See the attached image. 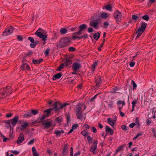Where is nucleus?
<instances>
[{"label":"nucleus","mask_w":156,"mask_h":156,"mask_svg":"<svg viewBox=\"0 0 156 156\" xmlns=\"http://www.w3.org/2000/svg\"><path fill=\"white\" fill-rule=\"evenodd\" d=\"M83 126L85 127V130H87L89 129L90 128V126L88 124H85L83 125Z\"/></svg>","instance_id":"nucleus-47"},{"label":"nucleus","mask_w":156,"mask_h":156,"mask_svg":"<svg viewBox=\"0 0 156 156\" xmlns=\"http://www.w3.org/2000/svg\"><path fill=\"white\" fill-rule=\"evenodd\" d=\"M32 115L30 111H29L27 113L23 115V117H28L32 116Z\"/></svg>","instance_id":"nucleus-30"},{"label":"nucleus","mask_w":156,"mask_h":156,"mask_svg":"<svg viewBox=\"0 0 156 156\" xmlns=\"http://www.w3.org/2000/svg\"><path fill=\"white\" fill-rule=\"evenodd\" d=\"M24 140V136L23 133H20L18 139L17 141V143L18 144L22 143Z\"/></svg>","instance_id":"nucleus-12"},{"label":"nucleus","mask_w":156,"mask_h":156,"mask_svg":"<svg viewBox=\"0 0 156 156\" xmlns=\"http://www.w3.org/2000/svg\"><path fill=\"white\" fill-rule=\"evenodd\" d=\"M53 110V108H49L44 111V114L47 117L49 116V114L51 113V111Z\"/></svg>","instance_id":"nucleus-20"},{"label":"nucleus","mask_w":156,"mask_h":156,"mask_svg":"<svg viewBox=\"0 0 156 156\" xmlns=\"http://www.w3.org/2000/svg\"><path fill=\"white\" fill-rule=\"evenodd\" d=\"M101 32H98L97 33H95L94 35V38L96 40H97L100 37V36Z\"/></svg>","instance_id":"nucleus-26"},{"label":"nucleus","mask_w":156,"mask_h":156,"mask_svg":"<svg viewBox=\"0 0 156 156\" xmlns=\"http://www.w3.org/2000/svg\"><path fill=\"white\" fill-rule=\"evenodd\" d=\"M81 64L79 62H74L72 66V69L74 71H76L81 68Z\"/></svg>","instance_id":"nucleus-10"},{"label":"nucleus","mask_w":156,"mask_h":156,"mask_svg":"<svg viewBox=\"0 0 156 156\" xmlns=\"http://www.w3.org/2000/svg\"><path fill=\"white\" fill-rule=\"evenodd\" d=\"M122 15L121 12L117 10L114 13V17L117 23H119L121 20Z\"/></svg>","instance_id":"nucleus-6"},{"label":"nucleus","mask_w":156,"mask_h":156,"mask_svg":"<svg viewBox=\"0 0 156 156\" xmlns=\"http://www.w3.org/2000/svg\"><path fill=\"white\" fill-rule=\"evenodd\" d=\"M64 67V64H61L59 66V67L58 68V69H57V70L59 71H61V70Z\"/></svg>","instance_id":"nucleus-37"},{"label":"nucleus","mask_w":156,"mask_h":156,"mask_svg":"<svg viewBox=\"0 0 156 156\" xmlns=\"http://www.w3.org/2000/svg\"><path fill=\"white\" fill-rule=\"evenodd\" d=\"M17 39L19 41H22L23 40V38L21 36L18 35L17 37Z\"/></svg>","instance_id":"nucleus-51"},{"label":"nucleus","mask_w":156,"mask_h":156,"mask_svg":"<svg viewBox=\"0 0 156 156\" xmlns=\"http://www.w3.org/2000/svg\"><path fill=\"white\" fill-rule=\"evenodd\" d=\"M121 128L124 131H126L127 130L126 127L125 125H122L121 126Z\"/></svg>","instance_id":"nucleus-48"},{"label":"nucleus","mask_w":156,"mask_h":156,"mask_svg":"<svg viewBox=\"0 0 156 156\" xmlns=\"http://www.w3.org/2000/svg\"><path fill=\"white\" fill-rule=\"evenodd\" d=\"M141 135V134H138L135 137L133 138V139L134 140H136L139 136Z\"/></svg>","instance_id":"nucleus-58"},{"label":"nucleus","mask_w":156,"mask_h":156,"mask_svg":"<svg viewBox=\"0 0 156 156\" xmlns=\"http://www.w3.org/2000/svg\"><path fill=\"white\" fill-rule=\"evenodd\" d=\"M64 133V131L63 130H57L55 131V134H56L57 136H59L62 133Z\"/></svg>","instance_id":"nucleus-25"},{"label":"nucleus","mask_w":156,"mask_h":156,"mask_svg":"<svg viewBox=\"0 0 156 156\" xmlns=\"http://www.w3.org/2000/svg\"><path fill=\"white\" fill-rule=\"evenodd\" d=\"M28 39L29 40H30L31 43H34V40L33 37H29L28 38Z\"/></svg>","instance_id":"nucleus-40"},{"label":"nucleus","mask_w":156,"mask_h":156,"mask_svg":"<svg viewBox=\"0 0 156 156\" xmlns=\"http://www.w3.org/2000/svg\"><path fill=\"white\" fill-rule=\"evenodd\" d=\"M103 25L105 27H107L109 25V23L108 22H105L103 23Z\"/></svg>","instance_id":"nucleus-59"},{"label":"nucleus","mask_w":156,"mask_h":156,"mask_svg":"<svg viewBox=\"0 0 156 156\" xmlns=\"http://www.w3.org/2000/svg\"><path fill=\"white\" fill-rule=\"evenodd\" d=\"M106 132H108L111 135H113L114 133L113 130L109 127L107 126H106Z\"/></svg>","instance_id":"nucleus-16"},{"label":"nucleus","mask_w":156,"mask_h":156,"mask_svg":"<svg viewBox=\"0 0 156 156\" xmlns=\"http://www.w3.org/2000/svg\"><path fill=\"white\" fill-rule=\"evenodd\" d=\"M144 31L143 29H141V28L139 27L136 32V34H137L136 39L138 38L141 35Z\"/></svg>","instance_id":"nucleus-13"},{"label":"nucleus","mask_w":156,"mask_h":156,"mask_svg":"<svg viewBox=\"0 0 156 156\" xmlns=\"http://www.w3.org/2000/svg\"><path fill=\"white\" fill-rule=\"evenodd\" d=\"M108 123L111 126H113L115 123V122L110 118H109L107 119Z\"/></svg>","instance_id":"nucleus-18"},{"label":"nucleus","mask_w":156,"mask_h":156,"mask_svg":"<svg viewBox=\"0 0 156 156\" xmlns=\"http://www.w3.org/2000/svg\"><path fill=\"white\" fill-rule=\"evenodd\" d=\"M11 152L13 154L15 155H17L19 153V151L16 150L12 151Z\"/></svg>","instance_id":"nucleus-45"},{"label":"nucleus","mask_w":156,"mask_h":156,"mask_svg":"<svg viewBox=\"0 0 156 156\" xmlns=\"http://www.w3.org/2000/svg\"><path fill=\"white\" fill-rule=\"evenodd\" d=\"M69 104L61 103L59 102H56L54 104V109L55 112L58 111L60 109L63 108L65 107L67 105H69Z\"/></svg>","instance_id":"nucleus-4"},{"label":"nucleus","mask_w":156,"mask_h":156,"mask_svg":"<svg viewBox=\"0 0 156 156\" xmlns=\"http://www.w3.org/2000/svg\"><path fill=\"white\" fill-rule=\"evenodd\" d=\"M135 122L137 125H138V126H139L140 125L139 122L138 117H136V118L135 120Z\"/></svg>","instance_id":"nucleus-55"},{"label":"nucleus","mask_w":156,"mask_h":156,"mask_svg":"<svg viewBox=\"0 0 156 156\" xmlns=\"http://www.w3.org/2000/svg\"><path fill=\"white\" fill-rule=\"evenodd\" d=\"M136 123L134 122L132 123L129 125V127L130 128H133L135 125Z\"/></svg>","instance_id":"nucleus-52"},{"label":"nucleus","mask_w":156,"mask_h":156,"mask_svg":"<svg viewBox=\"0 0 156 156\" xmlns=\"http://www.w3.org/2000/svg\"><path fill=\"white\" fill-rule=\"evenodd\" d=\"M82 34V32L80 31L79 30V31H78L77 32L74 33L73 34V35H76V36H77V35H80Z\"/></svg>","instance_id":"nucleus-42"},{"label":"nucleus","mask_w":156,"mask_h":156,"mask_svg":"<svg viewBox=\"0 0 156 156\" xmlns=\"http://www.w3.org/2000/svg\"><path fill=\"white\" fill-rule=\"evenodd\" d=\"M98 64L97 62H94L92 65V67L93 69V71H94L96 66H97Z\"/></svg>","instance_id":"nucleus-39"},{"label":"nucleus","mask_w":156,"mask_h":156,"mask_svg":"<svg viewBox=\"0 0 156 156\" xmlns=\"http://www.w3.org/2000/svg\"><path fill=\"white\" fill-rule=\"evenodd\" d=\"M32 154L33 156H39V154L37 152L33 153Z\"/></svg>","instance_id":"nucleus-63"},{"label":"nucleus","mask_w":156,"mask_h":156,"mask_svg":"<svg viewBox=\"0 0 156 156\" xmlns=\"http://www.w3.org/2000/svg\"><path fill=\"white\" fill-rule=\"evenodd\" d=\"M60 32L61 34H63L67 32V30L65 28H62L60 30Z\"/></svg>","instance_id":"nucleus-28"},{"label":"nucleus","mask_w":156,"mask_h":156,"mask_svg":"<svg viewBox=\"0 0 156 156\" xmlns=\"http://www.w3.org/2000/svg\"><path fill=\"white\" fill-rule=\"evenodd\" d=\"M63 118L60 116L59 117H57L55 120V122H60L62 121Z\"/></svg>","instance_id":"nucleus-31"},{"label":"nucleus","mask_w":156,"mask_h":156,"mask_svg":"<svg viewBox=\"0 0 156 156\" xmlns=\"http://www.w3.org/2000/svg\"><path fill=\"white\" fill-rule=\"evenodd\" d=\"M88 132L85 130H84L82 131L81 132V134L85 136H86L88 135Z\"/></svg>","instance_id":"nucleus-35"},{"label":"nucleus","mask_w":156,"mask_h":156,"mask_svg":"<svg viewBox=\"0 0 156 156\" xmlns=\"http://www.w3.org/2000/svg\"><path fill=\"white\" fill-rule=\"evenodd\" d=\"M87 140H88V142H89V143H90V141L92 140V138L90 136H89L87 137Z\"/></svg>","instance_id":"nucleus-60"},{"label":"nucleus","mask_w":156,"mask_h":156,"mask_svg":"<svg viewBox=\"0 0 156 156\" xmlns=\"http://www.w3.org/2000/svg\"><path fill=\"white\" fill-rule=\"evenodd\" d=\"M102 80L101 79V77L96 79V86L97 87H100L101 83Z\"/></svg>","instance_id":"nucleus-14"},{"label":"nucleus","mask_w":156,"mask_h":156,"mask_svg":"<svg viewBox=\"0 0 156 156\" xmlns=\"http://www.w3.org/2000/svg\"><path fill=\"white\" fill-rule=\"evenodd\" d=\"M83 106V105L80 104H78L76 106V109L75 110L77 118L81 120L85 119L86 118L85 116H84L83 115H82L83 113L81 108Z\"/></svg>","instance_id":"nucleus-2"},{"label":"nucleus","mask_w":156,"mask_h":156,"mask_svg":"<svg viewBox=\"0 0 156 156\" xmlns=\"http://www.w3.org/2000/svg\"><path fill=\"white\" fill-rule=\"evenodd\" d=\"M69 146L67 144H65L63 147V149L62 151V154L64 155L67 154L68 152V148Z\"/></svg>","instance_id":"nucleus-19"},{"label":"nucleus","mask_w":156,"mask_h":156,"mask_svg":"<svg viewBox=\"0 0 156 156\" xmlns=\"http://www.w3.org/2000/svg\"><path fill=\"white\" fill-rule=\"evenodd\" d=\"M26 63H23V65L21 66L20 68L22 70H25V66Z\"/></svg>","instance_id":"nucleus-49"},{"label":"nucleus","mask_w":156,"mask_h":156,"mask_svg":"<svg viewBox=\"0 0 156 156\" xmlns=\"http://www.w3.org/2000/svg\"><path fill=\"white\" fill-rule=\"evenodd\" d=\"M70 155L71 156H73V149L72 147L70 148Z\"/></svg>","instance_id":"nucleus-57"},{"label":"nucleus","mask_w":156,"mask_h":156,"mask_svg":"<svg viewBox=\"0 0 156 156\" xmlns=\"http://www.w3.org/2000/svg\"><path fill=\"white\" fill-rule=\"evenodd\" d=\"M101 16L103 19H106L108 17V15L107 13L104 12L101 13Z\"/></svg>","instance_id":"nucleus-32"},{"label":"nucleus","mask_w":156,"mask_h":156,"mask_svg":"<svg viewBox=\"0 0 156 156\" xmlns=\"http://www.w3.org/2000/svg\"><path fill=\"white\" fill-rule=\"evenodd\" d=\"M117 104L118 105H120L121 104L122 105L124 106L125 105V102L124 101H122L121 100L118 101Z\"/></svg>","instance_id":"nucleus-34"},{"label":"nucleus","mask_w":156,"mask_h":156,"mask_svg":"<svg viewBox=\"0 0 156 156\" xmlns=\"http://www.w3.org/2000/svg\"><path fill=\"white\" fill-rule=\"evenodd\" d=\"M52 122V121H51L49 119L43 122L42 123V124L44 126L45 129H47L51 126Z\"/></svg>","instance_id":"nucleus-9"},{"label":"nucleus","mask_w":156,"mask_h":156,"mask_svg":"<svg viewBox=\"0 0 156 156\" xmlns=\"http://www.w3.org/2000/svg\"><path fill=\"white\" fill-rule=\"evenodd\" d=\"M72 38L74 40L77 38H78L79 39L83 38V36L80 37H79L76 35H73L72 36Z\"/></svg>","instance_id":"nucleus-33"},{"label":"nucleus","mask_w":156,"mask_h":156,"mask_svg":"<svg viewBox=\"0 0 156 156\" xmlns=\"http://www.w3.org/2000/svg\"><path fill=\"white\" fill-rule=\"evenodd\" d=\"M100 22V20L99 18L94 20L92 19L90 20V26L97 29L99 27L98 24Z\"/></svg>","instance_id":"nucleus-7"},{"label":"nucleus","mask_w":156,"mask_h":156,"mask_svg":"<svg viewBox=\"0 0 156 156\" xmlns=\"http://www.w3.org/2000/svg\"><path fill=\"white\" fill-rule=\"evenodd\" d=\"M19 119V116L18 115H16L12 119L8 120L6 121V123L9 125L10 129H11L12 126V127H14L18 122Z\"/></svg>","instance_id":"nucleus-3"},{"label":"nucleus","mask_w":156,"mask_h":156,"mask_svg":"<svg viewBox=\"0 0 156 156\" xmlns=\"http://www.w3.org/2000/svg\"><path fill=\"white\" fill-rule=\"evenodd\" d=\"M72 63V60L70 58H66V62H64V64H65L66 66H68L71 64Z\"/></svg>","instance_id":"nucleus-21"},{"label":"nucleus","mask_w":156,"mask_h":156,"mask_svg":"<svg viewBox=\"0 0 156 156\" xmlns=\"http://www.w3.org/2000/svg\"><path fill=\"white\" fill-rule=\"evenodd\" d=\"M139 17L136 15H133L132 17V19L133 20H136Z\"/></svg>","instance_id":"nucleus-43"},{"label":"nucleus","mask_w":156,"mask_h":156,"mask_svg":"<svg viewBox=\"0 0 156 156\" xmlns=\"http://www.w3.org/2000/svg\"><path fill=\"white\" fill-rule=\"evenodd\" d=\"M87 28V25L85 24H83L79 26V30L82 32L83 31H85Z\"/></svg>","instance_id":"nucleus-15"},{"label":"nucleus","mask_w":156,"mask_h":156,"mask_svg":"<svg viewBox=\"0 0 156 156\" xmlns=\"http://www.w3.org/2000/svg\"><path fill=\"white\" fill-rule=\"evenodd\" d=\"M28 124V122L27 121L23 123L21 125V129L22 130H23L27 126Z\"/></svg>","instance_id":"nucleus-24"},{"label":"nucleus","mask_w":156,"mask_h":156,"mask_svg":"<svg viewBox=\"0 0 156 156\" xmlns=\"http://www.w3.org/2000/svg\"><path fill=\"white\" fill-rule=\"evenodd\" d=\"M14 28L12 26H10V27H8L4 30L3 35L5 36L9 35L12 32Z\"/></svg>","instance_id":"nucleus-8"},{"label":"nucleus","mask_w":156,"mask_h":156,"mask_svg":"<svg viewBox=\"0 0 156 156\" xmlns=\"http://www.w3.org/2000/svg\"><path fill=\"white\" fill-rule=\"evenodd\" d=\"M87 31L89 33H91L93 31V29L92 28L89 27L88 28Z\"/></svg>","instance_id":"nucleus-54"},{"label":"nucleus","mask_w":156,"mask_h":156,"mask_svg":"<svg viewBox=\"0 0 156 156\" xmlns=\"http://www.w3.org/2000/svg\"><path fill=\"white\" fill-rule=\"evenodd\" d=\"M135 62H132L129 63V66L131 67H133L135 65Z\"/></svg>","instance_id":"nucleus-50"},{"label":"nucleus","mask_w":156,"mask_h":156,"mask_svg":"<svg viewBox=\"0 0 156 156\" xmlns=\"http://www.w3.org/2000/svg\"><path fill=\"white\" fill-rule=\"evenodd\" d=\"M43 61V60L42 58L38 60H36L35 59H33L32 60V62L34 64H39L42 62Z\"/></svg>","instance_id":"nucleus-17"},{"label":"nucleus","mask_w":156,"mask_h":156,"mask_svg":"<svg viewBox=\"0 0 156 156\" xmlns=\"http://www.w3.org/2000/svg\"><path fill=\"white\" fill-rule=\"evenodd\" d=\"M41 29L39 28L35 33L34 34L37 35V36L41 38L42 41H45L47 40V36L45 34H43V33L39 31V30H41Z\"/></svg>","instance_id":"nucleus-5"},{"label":"nucleus","mask_w":156,"mask_h":156,"mask_svg":"<svg viewBox=\"0 0 156 156\" xmlns=\"http://www.w3.org/2000/svg\"><path fill=\"white\" fill-rule=\"evenodd\" d=\"M131 84L133 85V88H136L137 87V85L135 83V82L132 80H131Z\"/></svg>","instance_id":"nucleus-41"},{"label":"nucleus","mask_w":156,"mask_h":156,"mask_svg":"<svg viewBox=\"0 0 156 156\" xmlns=\"http://www.w3.org/2000/svg\"><path fill=\"white\" fill-rule=\"evenodd\" d=\"M62 76V74L61 73H58L54 76L52 78L53 80H55L56 79H59Z\"/></svg>","instance_id":"nucleus-22"},{"label":"nucleus","mask_w":156,"mask_h":156,"mask_svg":"<svg viewBox=\"0 0 156 156\" xmlns=\"http://www.w3.org/2000/svg\"><path fill=\"white\" fill-rule=\"evenodd\" d=\"M146 122L148 126H149L151 123V120L147 119L146 121Z\"/></svg>","instance_id":"nucleus-61"},{"label":"nucleus","mask_w":156,"mask_h":156,"mask_svg":"<svg viewBox=\"0 0 156 156\" xmlns=\"http://www.w3.org/2000/svg\"><path fill=\"white\" fill-rule=\"evenodd\" d=\"M102 9H105L107 10H108L110 11H112V7L111 6V5L108 4L106 5H104L103 6Z\"/></svg>","instance_id":"nucleus-23"},{"label":"nucleus","mask_w":156,"mask_h":156,"mask_svg":"<svg viewBox=\"0 0 156 156\" xmlns=\"http://www.w3.org/2000/svg\"><path fill=\"white\" fill-rule=\"evenodd\" d=\"M147 24L145 23H141V26L139 27L140 28L143 29L144 30H145L147 25Z\"/></svg>","instance_id":"nucleus-27"},{"label":"nucleus","mask_w":156,"mask_h":156,"mask_svg":"<svg viewBox=\"0 0 156 156\" xmlns=\"http://www.w3.org/2000/svg\"><path fill=\"white\" fill-rule=\"evenodd\" d=\"M70 42V40L66 37H63L60 39L59 41L58 47L63 48L67 47Z\"/></svg>","instance_id":"nucleus-1"},{"label":"nucleus","mask_w":156,"mask_h":156,"mask_svg":"<svg viewBox=\"0 0 156 156\" xmlns=\"http://www.w3.org/2000/svg\"><path fill=\"white\" fill-rule=\"evenodd\" d=\"M142 18L147 21H148L149 20V16L147 15L144 16L142 17Z\"/></svg>","instance_id":"nucleus-38"},{"label":"nucleus","mask_w":156,"mask_h":156,"mask_svg":"<svg viewBox=\"0 0 156 156\" xmlns=\"http://www.w3.org/2000/svg\"><path fill=\"white\" fill-rule=\"evenodd\" d=\"M12 115V113H9L6 114V116L7 118H9L11 117Z\"/></svg>","instance_id":"nucleus-64"},{"label":"nucleus","mask_w":156,"mask_h":156,"mask_svg":"<svg viewBox=\"0 0 156 156\" xmlns=\"http://www.w3.org/2000/svg\"><path fill=\"white\" fill-rule=\"evenodd\" d=\"M34 142V139H33L31 140H30L28 143V145H31L33 144Z\"/></svg>","instance_id":"nucleus-46"},{"label":"nucleus","mask_w":156,"mask_h":156,"mask_svg":"<svg viewBox=\"0 0 156 156\" xmlns=\"http://www.w3.org/2000/svg\"><path fill=\"white\" fill-rule=\"evenodd\" d=\"M97 144L98 141L97 140L94 141L93 145L90 147V151L91 152L94 151L96 149Z\"/></svg>","instance_id":"nucleus-11"},{"label":"nucleus","mask_w":156,"mask_h":156,"mask_svg":"<svg viewBox=\"0 0 156 156\" xmlns=\"http://www.w3.org/2000/svg\"><path fill=\"white\" fill-rule=\"evenodd\" d=\"M49 51H50V50H49V49H47L45 50V52H44V54H45V55H48V54H49Z\"/></svg>","instance_id":"nucleus-62"},{"label":"nucleus","mask_w":156,"mask_h":156,"mask_svg":"<svg viewBox=\"0 0 156 156\" xmlns=\"http://www.w3.org/2000/svg\"><path fill=\"white\" fill-rule=\"evenodd\" d=\"M69 50L70 51H74L76 50V49L73 47H70L69 48Z\"/></svg>","instance_id":"nucleus-44"},{"label":"nucleus","mask_w":156,"mask_h":156,"mask_svg":"<svg viewBox=\"0 0 156 156\" xmlns=\"http://www.w3.org/2000/svg\"><path fill=\"white\" fill-rule=\"evenodd\" d=\"M32 115H35L38 113V111L36 109H32L30 110Z\"/></svg>","instance_id":"nucleus-29"},{"label":"nucleus","mask_w":156,"mask_h":156,"mask_svg":"<svg viewBox=\"0 0 156 156\" xmlns=\"http://www.w3.org/2000/svg\"><path fill=\"white\" fill-rule=\"evenodd\" d=\"M136 103V101H132V109L131 111L132 112H133L134 111V109L135 105Z\"/></svg>","instance_id":"nucleus-36"},{"label":"nucleus","mask_w":156,"mask_h":156,"mask_svg":"<svg viewBox=\"0 0 156 156\" xmlns=\"http://www.w3.org/2000/svg\"><path fill=\"white\" fill-rule=\"evenodd\" d=\"M91 130H92V131L94 133H95L97 132V129L95 127H92L91 128Z\"/></svg>","instance_id":"nucleus-53"},{"label":"nucleus","mask_w":156,"mask_h":156,"mask_svg":"<svg viewBox=\"0 0 156 156\" xmlns=\"http://www.w3.org/2000/svg\"><path fill=\"white\" fill-rule=\"evenodd\" d=\"M78 126V124H75L73 126L72 128L73 129V130L75 129H77Z\"/></svg>","instance_id":"nucleus-56"}]
</instances>
